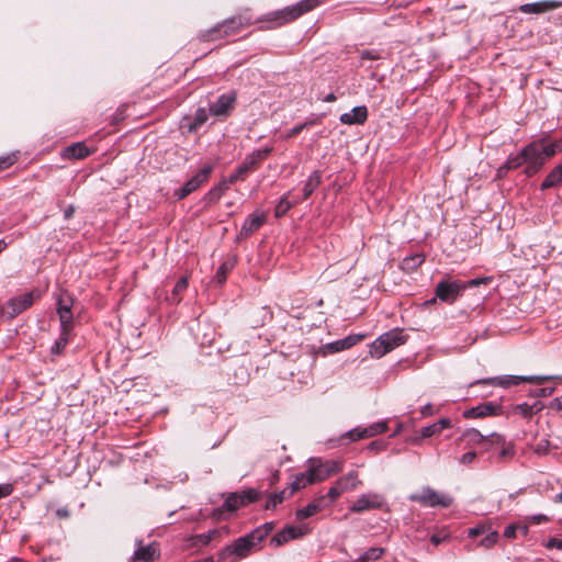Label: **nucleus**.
<instances>
[{
	"mask_svg": "<svg viewBox=\"0 0 562 562\" xmlns=\"http://www.w3.org/2000/svg\"><path fill=\"white\" fill-rule=\"evenodd\" d=\"M522 149L526 159L524 173L527 177H531L538 173L551 157L562 151V144L559 142L547 144L540 139L529 143Z\"/></svg>",
	"mask_w": 562,
	"mask_h": 562,
	"instance_id": "obj_1",
	"label": "nucleus"
},
{
	"mask_svg": "<svg viewBox=\"0 0 562 562\" xmlns=\"http://www.w3.org/2000/svg\"><path fill=\"white\" fill-rule=\"evenodd\" d=\"M257 546H259V543L255 542V539L250 538L249 532L226 546L220 552L218 559L223 562H238L247 558Z\"/></svg>",
	"mask_w": 562,
	"mask_h": 562,
	"instance_id": "obj_2",
	"label": "nucleus"
},
{
	"mask_svg": "<svg viewBox=\"0 0 562 562\" xmlns=\"http://www.w3.org/2000/svg\"><path fill=\"white\" fill-rule=\"evenodd\" d=\"M406 341V335L401 329L390 330L378 337L370 346V355L374 358H382L394 348Z\"/></svg>",
	"mask_w": 562,
	"mask_h": 562,
	"instance_id": "obj_3",
	"label": "nucleus"
},
{
	"mask_svg": "<svg viewBox=\"0 0 562 562\" xmlns=\"http://www.w3.org/2000/svg\"><path fill=\"white\" fill-rule=\"evenodd\" d=\"M553 379H561L562 376H553V375H501L488 379L477 380L475 383H483L490 385H497L501 387H510L513 385H518L522 382H528L532 384H542L546 381H550Z\"/></svg>",
	"mask_w": 562,
	"mask_h": 562,
	"instance_id": "obj_4",
	"label": "nucleus"
},
{
	"mask_svg": "<svg viewBox=\"0 0 562 562\" xmlns=\"http://www.w3.org/2000/svg\"><path fill=\"white\" fill-rule=\"evenodd\" d=\"M272 151V147H266L262 149L254 150L249 155H247L244 161L238 166L234 173L228 177L229 183H235L238 180H244L246 176L254 171L258 165L267 158V156Z\"/></svg>",
	"mask_w": 562,
	"mask_h": 562,
	"instance_id": "obj_5",
	"label": "nucleus"
},
{
	"mask_svg": "<svg viewBox=\"0 0 562 562\" xmlns=\"http://www.w3.org/2000/svg\"><path fill=\"white\" fill-rule=\"evenodd\" d=\"M259 492L255 488H249L241 493L235 492L231 493L226 498L222 506V508H217L214 510L213 516L218 518L223 510L227 512H236L238 508L256 502L259 498Z\"/></svg>",
	"mask_w": 562,
	"mask_h": 562,
	"instance_id": "obj_6",
	"label": "nucleus"
},
{
	"mask_svg": "<svg viewBox=\"0 0 562 562\" xmlns=\"http://www.w3.org/2000/svg\"><path fill=\"white\" fill-rule=\"evenodd\" d=\"M409 499L413 502H418L424 506L430 507H449L452 504V497L447 494L438 493L431 487H424L423 491L418 494H412Z\"/></svg>",
	"mask_w": 562,
	"mask_h": 562,
	"instance_id": "obj_7",
	"label": "nucleus"
},
{
	"mask_svg": "<svg viewBox=\"0 0 562 562\" xmlns=\"http://www.w3.org/2000/svg\"><path fill=\"white\" fill-rule=\"evenodd\" d=\"M308 465L313 472L316 482H323L331 475L342 471V462L336 460L322 461L319 459H311Z\"/></svg>",
	"mask_w": 562,
	"mask_h": 562,
	"instance_id": "obj_8",
	"label": "nucleus"
},
{
	"mask_svg": "<svg viewBox=\"0 0 562 562\" xmlns=\"http://www.w3.org/2000/svg\"><path fill=\"white\" fill-rule=\"evenodd\" d=\"M213 171V165L203 166L192 178H190L182 188L175 190L173 195L182 200L192 192L196 191L205 183Z\"/></svg>",
	"mask_w": 562,
	"mask_h": 562,
	"instance_id": "obj_9",
	"label": "nucleus"
},
{
	"mask_svg": "<svg viewBox=\"0 0 562 562\" xmlns=\"http://www.w3.org/2000/svg\"><path fill=\"white\" fill-rule=\"evenodd\" d=\"M385 498L380 493H364L360 495L350 506L352 513H363L366 510L382 509L385 506Z\"/></svg>",
	"mask_w": 562,
	"mask_h": 562,
	"instance_id": "obj_10",
	"label": "nucleus"
},
{
	"mask_svg": "<svg viewBox=\"0 0 562 562\" xmlns=\"http://www.w3.org/2000/svg\"><path fill=\"white\" fill-rule=\"evenodd\" d=\"M462 282L442 280L436 285V296L446 303H453L465 290Z\"/></svg>",
	"mask_w": 562,
	"mask_h": 562,
	"instance_id": "obj_11",
	"label": "nucleus"
},
{
	"mask_svg": "<svg viewBox=\"0 0 562 562\" xmlns=\"http://www.w3.org/2000/svg\"><path fill=\"white\" fill-rule=\"evenodd\" d=\"M34 303V294L32 292L25 293L15 297H12L7 303L3 313L9 317L13 318L27 310Z\"/></svg>",
	"mask_w": 562,
	"mask_h": 562,
	"instance_id": "obj_12",
	"label": "nucleus"
},
{
	"mask_svg": "<svg viewBox=\"0 0 562 562\" xmlns=\"http://www.w3.org/2000/svg\"><path fill=\"white\" fill-rule=\"evenodd\" d=\"M308 532L310 528L307 526H286L271 538L270 543L274 547H280L290 540L301 538Z\"/></svg>",
	"mask_w": 562,
	"mask_h": 562,
	"instance_id": "obj_13",
	"label": "nucleus"
},
{
	"mask_svg": "<svg viewBox=\"0 0 562 562\" xmlns=\"http://www.w3.org/2000/svg\"><path fill=\"white\" fill-rule=\"evenodd\" d=\"M562 7V2L558 0H542L532 3L519 5L518 11L526 14H542L553 11Z\"/></svg>",
	"mask_w": 562,
	"mask_h": 562,
	"instance_id": "obj_14",
	"label": "nucleus"
},
{
	"mask_svg": "<svg viewBox=\"0 0 562 562\" xmlns=\"http://www.w3.org/2000/svg\"><path fill=\"white\" fill-rule=\"evenodd\" d=\"M235 93H224L210 105V112L214 116H227L235 104Z\"/></svg>",
	"mask_w": 562,
	"mask_h": 562,
	"instance_id": "obj_15",
	"label": "nucleus"
},
{
	"mask_svg": "<svg viewBox=\"0 0 562 562\" xmlns=\"http://www.w3.org/2000/svg\"><path fill=\"white\" fill-rule=\"evenodd\" d=\"M318 2L316 0H302L296 5L291 8H286L282 12H280L283 22L292 21L302 15L305 12L314 9Z\"/></svg>",
	"mask_w": 562,
	"mask_h": 562,
	"instance_id": "obj_16",
	"label": "nucleus"
},
{
	"mask_svg": "<svg viewBox=\"0 0 562 562\" xmlns=\"http://www.w3.org/2000/svg\"><path fill=\"white\" fill-rule=\"evenodd\" d=\"M266 221L267 217L263 213L254 212L245 220L239 236H250L252 233L257 232L266 223Z\"/></svg>",
	"mask_w": 562,
	"mask_h": 562,
	"instance_id": "obj_17",
	"label": "nucleus"
},
{
	"mask_svg": "<svg viewBox=\"0 0 562 562\" xmlns=\"http://www.w3.org/2000/svg\"><path fill=\"white\" fill-rule=\"evenodd\" d=\"M368 119V109L364 105L355 106L350 112L342 113L339 121L346 125L363 124Z\"/></svg>",
	"mask_w": 562,
	"mask_h": 562,
	"instance_id": "obj_18",
	"label": "nucleus"
},
{
	"mask_svg": "<svg viewBox=\"0 0 562 562\" xmlns=\"http://www.w3.org/2000/svg\"><path fill=\"white\" fill-rule=\"evenodd\" d=\"M499 411L498 405H494L493 403H483L481 405H477L476 407H472L470 409H467L463 413V417L465 418H481L485 416H493L496 415Z\"/></svg>",
	"mask_w": 562,
	"mask_h": 562,
	"instance_id": "obj_19",
	"label": "nucleus"
},
{
	"mask_svg": "<svg viewBox=\"0 0 562 562\" xmlns=\"http://www.w3.org/2000/svg\"><path fill=\"white\" fill-rule=\"evenodd\" d=\"M362 337H363L362 335L348 336V337H346L344 339H339L337 341L327 344L325 346V349L329 353L339 352V351H342V350L351 348L357 342H359L362 339Z\"/></svg>",
	"mask_w": 562,
	"mask_h": 562,
	"instance_id": "obj_20",
	"label": "nucleus"
},
{
	"mask_svg": "<svg viewBox=\"0 0 562 562\" xmlns=\"http://www.w3.org/2000/svg\"><path fill=\"white\" fill-rule=\"evenodd\" d=\"M240 25H241L240 19L233 18V19L226 20L224 23L217 25L216 27L212 29L207 33V40L216 38L215 34L220 33V32H223L224 35H229V34L234 33Z\"/></svg>",
	"mask_w": 562,
	"mask_h": 562,
	"instance_id": "obj_21",
	"label": "nucleus"
},
{
	"mask_svg": "<svg viewBox=\"0 0 562 562\" xmlns=\"http://www.w3.org/2000/svg\"><path fill=\"white\" fill-rule=\"evenodd\" d=\"M562 183V164L554 167L544 178L540 186L541 191H546L551 188H557Z\"/></svg>",
	"mask_w": 562,
	"mask_h": 562,
	"instance_id": "obj_22",
	"label": "nucleus"
},
{
	"mask_svg": "<svg viewBox=\"0 0 562 562\" xmlns=\"http://www.w3.org/2000/svg\"><path fill=\"white\" fill-rule=\"evenodd\" d=\"M314 483H317V482H316L315 477L313 476V472H312L311 468L308 467V469L305 472L300 473L294 477V480L290 486V492H292V494H293L295 491L304 488L307 485H311Z\"/></svg>",
	"mask_w": 562,
	"mask_h": 562,
	"instance_id": "obj_23",
	"label": "nucleus"
},
{
	"mask_svg": "<svg viewBox=\"0 0 562 562\" xmlns=\"http://www.w3.org/2000/svg\"><path fill=\"white\" fill-rule=\"evenodd\" d=\"M157 558V550L155 546L149 544L146 547H139L137 550H135L132 560L134 562H151Z\"/></svg>",
	"mask_w": 562,
	"mask_h": 562,
	"instance_id": "obj_24",
	"label": "nucleus"
},
{
	"mask_svg": "<svg viewBox=\"0 0 562 562\" xmlns=\"http://www.w3.org/2000/svg\"><path fill=\"white\" fill-rule=\"evenodd\" d=\"M322 182V175L318 170L312 172L304 184L303 188V196L300 199L301 201L306 200L310 195L319 187Z\"/></svg>",
	"mask_w": 562,
	"mask_h": 562,
	"instance_id": "obj_25",
	"label": "nucleus"
},
{
	"mask_svg": "<svg viewBox=\"0 0 562 562\" xmlns=\"http://www.w3.org/2000/svg\"><path fill=\"white\" fill-rule=\"evenodd\" d=\"M290 192L284 194L279 203L277 204L276 206V210H274V215L277 217H281L283 215L286 214V212L295 204L300 203L301 200L300 199H293V200H290L289 196H290Z\"/></svg>",
	"mask_w": 562,
	"mask_h": 562,
	"instance_id": "obj_26",
	"label": "nucleus"
},
{
	"mask_svg": "<svg viewBox=\"0 0 562 562\" xmlns=\"http://www.w3.org/2000/svg\"><path fill=\"white\" fill-rule=\"evenodd\" d=\"M339 486H346V491L356 490L362 485V482L358 477V472L351 471L348 474L339 477L337 481Z\"/></svg>",
	"mask_w": 562,
	"mask_h": 562,
	"instance_id": "obj_27",
	"label": "nucleus"
},
{
	"mask_svg": "<svg viewBox=\"0 0 562 562\" xmlns=\"http://www.w3.org/2000/svg\"><path fill=\"white\" fill-rule=\"evenodd\" d=\"M462 439L467 440L469 445L485 446L486 436L482 435L477 429L470 428L463 431Z\"/></svg>",
	"mask_w": 562,
	"mask_h": 562,
	"instance_id": "obj_28",
	"label": "nucleus"
},
{
	"mask_svg": "<svg viewBox=\"0 0 562 562\" xmlns=\"http://www.w3.org/2000/svg\"><path fill=\"white\" fill-rule=\"evenodd\" d=\"M292 495H293L292 492H290V490H288V488L279 492V493L270 494L266 502L265 508L268 510L274 509L278 504H281L284 499L291 497Z\"/></svg>",
	"mask_w": 562,
	"mask_h": 562,
	"instance_id": "obj_29",
	"label": "nucleus"
},
{
	"mask_svg": "<svg viewBox=\"0 0 562 562\" xmlns=\"http://www.w3.org/2000/svg\"><path fill=\"white\" fill-rule=\"evenodd\" d=\"M90 154L83 143H76L66 148V156L75 159L86 158Z\"/></svg>",
	"mask_w": 562,
	"mask_h": 562,
	"instance_id": "obj_30",
	"label": "nucleus"
},
{
	"mask_svg": "<svg viewBox=\"0 0 562 562\" xmlns=\"http://www.w3.org/2000/svg\"><path fill=\"white\" fill-rule=\"evenodd\" d=\"M207 119L209 112L204 108H199L194 113L192 122L189 124V131H196L207 121Z\"/></svg>",
	"mask_w": 562,
	"mask_h": 562,
	"instance_id": "obj_31",
	"label": "nucleus"
},
{
	"mask_svg": "<svg viewBox=\"0 0 562 562\" xmlns=\"http://www.w3.org/2000/svg\"><path fill=\"white\" fill-rule=\"evenodd\" d=\"M273 522H266L262 526L256 528L250 532V538L255 539V542L259 544L263 541V539L272 531Z\"/></svg>",
	"mask_w": 562,
	"mask_h": 562,
	"instance_id": "obj_32",
	"label": "nucleus"
},
{
	"mask_svg": "<svg viewBox=\"0 0 562 562\" xmlns=\"http://www.w3.org/2000/svg\"><path fill=\"white\" fill-rule=\"evenodd\" d=\"M189 285V281H188V277H181L178 282L176 283V285L173 286V290H172V294L171 296L168 299L171 303H179L180 302V294L187 290Z\"/></svg>",
	"mask_w": 562,
	"mask_h": 562,
	"instance_id": "obj_33",
	"label": "nucleus"
},
{
	"mask_svg": "<svg viewBox=\"0 0 562 562\" xmlns=\"http://www.w3.org/2000/svg\"><path fill=\"white\" fill-rule=\"evenodd\" d=\"M521 166L526 167V159H525V156H524V149H521L516 155H510L507 158L504 168L507 169V170H510V169H517V168H519Z\"/></svg>",
	"mask_w": 562,
	"mask_h": 562,
	"instance_id": "obj_34",
	"label": "nucleus"
},
{
	"mask_svg": "<svg viewBox=\"0 0 562 562\" xmlns=\"http://www.w3.org/2000/svg\"><path fill=\"white\" fill-rule=\"evenodd\" d=\"M69 335H70V333L60 330V335H59L58 339H56V341L54 342V345L52 346V349H50L53 355L61 353V351L64 350V348L67 346V344L69 341Z\"/></svg>",
	"mask_w": 562,
	"mask_h": 562,
	"instance_id": "obj_35",
	"label": "nucleus"
},
{
	"mask_svg": "<svg viewBox=\"0 0 562 562\" xmlns=\"http://www.w3.org/2000/svg\"><path fill=\"white\" fill-rule=\"evenodd\" d=\"M364 428V432H367L368 437L371 438L385 432L387 430V423L385 420L376 422Z\"/></svg>",
	"mask_w": 562,
	"mask_h": 562,
	"instance_id": "obj_36",
	"label": "nucleus"
},
{
	"mask_svg": "<svg viewBox=\"0 0 562 562\" xmlns=\"http://www.w3.org/2000/svg\"><path fill=\"white\" fill-rule=\"evenodd\" d=\"M484 538L480 540L477 543L479 547H483L485 549L492 548L498 540V532L495 530H488L486 533H484Z\"/></svg>",
	"mask_w": 562,
	"mask_h": 562,
	"instance_id": "obj_37",
	"label": "nucleus"
},
{
	"mask_svg": "<svg viewBox=\"0 0 562 562\" xmlns=\"http://www.w3.org/2000/svg\"><path fill=\"white\" fill-rule=\"evenodd\" d=\"M505 443L506 440L504 436L496 432H492L486 436L485 449L488 450L491 447H502L505 446Z\"/></svg>",
	"mask_w": 562,
	"mask_h": 562,
	"instance_id": "obj_38",
	"label": "nucleus"
},
{
	"mask_svg": "<svg viewBox=\"0 0 562 562\" xmlns=\"http://www.w3.org/2000/svg\"><path fill=\"white\" fill-rule=\"evenodd\" d=\"M384 553V549L382 548H370L367 550L361 557H359V562H368L370 560H378Z\"/></svg>",
	"mask_w": 562,
	"mask_h": 562,
	"instance_id": "obj_39",
	"label": "nucleus"
},
{
	"mask_svg": "<svg viewBox=\"0 0 562 562\" xmlns=\"http://www.w3.org/2000/svg\"><path fill=\"white\" fill-rule=\"evenodd\" d=\"M344 492H346V486H339L338 483L335 482L326 495L329 505L334 503Z\"/></svg>",
	"mask_w": 562,
	"mask_h": 562,
	"instance_id": "obj_40",
	"label": "nucleus"
},
{
	"mask_svg": "<svg viewBox=\"0 0 562 562\" xmlns=\"http://www.w3.org/2000/svg\"><path fill=\"white\" fill-rule=\"evenodd\" d=\"M220 530L218 529H212V530H209L207 532L205 533H202V535H198L196 536V540L202 546H206L209 544L213 539L217 538L220 536Z\"/></svg>",
	"mask_w": 562,
	"mask_h": 562,
	"instance_id": "obj_41",
	"label": "nucleus"
},
{
	"mask_svg": "<svg viewBox=\"0 0 562 562\" xmlns=\"http://www.w3.org/2000/svg\"><path fill=\"white\" fill-rule=\"evenodd\" d=\"M364 431H366V428L357 427V428H353V429L347 431L342 437L348 438L351 441H357L360 439L369 438L367 432H364Z\"/></svg>",
	"mask_w": 562,
	"mask_h": 562,
	"instance_id": "obj_42",
	"label": "nucleus"
},
{
	"mask_svg": "<svg viewBox=\"0 0 562 562\" xmlns=\"http://www.w3.org/2000/svg\"><path fill=\"white\" fill-rule=\"evenodd\" d=\"M60 330L71 333L72 329V313H60Z\"/></svg>",
	"mask_w": 562,
	"mask_h": 562,
	"instance_id": "obj_43",
	"label": "nucleus"
},
{
	"mask_svg": "<svg viewBox=\"0 0 562 562\" xmlns=\"http://www.w3.org/2000/svg\"><path fill=\"white\" fill-rule=\"evenodd\" d=\"M316 514L317 513L315 510V506L310 503L305 507L297 509L295 516L296 519L302 520L312 517Z\"/></svg>",
	"mask_w": 562,
	"mask_h": 562,
	"instance_id": "obj_44",
	"label": "nucleus"
},
{
	"mask_svg": "<svg viewBox=\"0 0 562 562\" xmlns=\"http://www.w3.org/2000/svg\"><path fill=\"white\" fill-rule=\"evenodd\" d=\"M314 123H315V121L312 120V121H307L302 124H299V125L292 127L291 130H289L288 133L285 134V137L286 138L294 137L297 134H300L304 128L313 125Z\"/></svg>",
	"mask_w": 562,
	"mask_h": 562,
	"instance_id": "obj_45",
	"label": "nucleus"
},
{
	"mask_svg": "<svg viewBox=\"0 0 562 562\" xmlns=\"http://www.w3.org/2000/svg\"><path fill=\"white\" fill-rule=\"evenodd\" d=\"M450 538V533L446 530H441L439 532H436L434 533L431 537H430V541L431 543H434L435 546H439L441 544L442 542L449 540Z\"/></svg>",
	"mask_w": 562,
	"mask_h": 562,
	"instance_id": "obj_46",
	"label": "nucleus"
},
{
	"mask_svg": "<svg viewBox=\"0 0 562 562\" xmlns=\"http://www.w3.org/2000/svg\"><path fill=\"white\" fill-rule=\"evenodd\" d=\"M488 530H490L488 526L483 525V524L482 525H477V526H475L473 528H470L468 530V536L470 538H475V537H479V536H482V535L486 533Z\"/></svg>",
	"mask_w": 562,
	"mask_h": 562,
	"instance_id": "obj_47",
	"label": "nucleus"
},
{
	"mask_svg": "<svg viewBox=\"0 0 562 562\" xmlns=\"http://www.w3.org/2000/svg\"><path fill=\"white\" fill-rule=\"evenodd\" d=\"M439 430H438V427L436 425V423L429 425V426H426V427H423L420 429V437L422 438H429L431 436H435V435H439Z\"/></svg>",
	"mask_w": 562,
	"mask_h": 562,
	"instance_id": "obj_48",
	"label": "nucleus"
},
{
	"mask_svg": "<svg viewBox=\"0 0 562 562\" xmlns=\"http://www.w3.org/2000/svg\"><path fill=\"white\" fill-rule=\"evenodd\" d=\"M221 194L218 190H215L214 187L204 195L203 201L206 204H214L221 199Z\"/></svg>",
	"mask_w": 562,
	"mask_h": 562,
	"instance_id": "obj_49",
	"label": "nucleus"
},
{
	"mask_svg": "<svg viewBox=\"0 0 562 562\" xmlns=\"http://www.w3.org/2000/svg\"><path fill=\"white\" fill-rule=\"evenodd\" d=\"M535 453L543 456L549 451V441L547 439L539 440L533 447Z\"/></svg>",
	"mask_w": 562,
	"mask_h": 562,
	"instance_id": "obj_50",
	"label": "nucleus"
},
{
	"mask_svg": "<svg viewBox=\"0 0 562 562\" xmlns=\"http://www.w3.org/2000/svg\"><path fill=\"white\" fill-rule=\"evenodd\" d=\"M311 504L315 506L316 513H319L322 509L329 506V503L327 502V496H319L315 498L313 502H311Z\"/></svg>",
	"mask_w": 562,
	"mask_h": 562,
	"instance_id": "obj_51",
	"label": "nucleus"
},
{
	"mask_svg": "<svg viewBox=\"0 0 562 562\" xmlns=\"http://www.w3.org/2000/svg\"><path fill=\"white\" fill-rule=\"evenodd\" d=\"M516 409L519 414H521L524 417H529L533 414V406L522 403L516 406Z\"/></svg>",
	"mask_w": 562,
	"mask_h": 562,
	"instance_id": "obj_52",
	"label": "nucleus"
},
{
	"mask_svg": "<svg viewBox=\"0 0 562 562\" xmlns=\"http://www.w3.org/2000/svg\"><path fill=\"white\" fill-rule=\"evenodd\" d=\"M362 59H369V60H378L381 58V55L375 49H363L360 54Z\"/></svg>",
	"mask_w": 562,
	"mask_h": 562,
	"instance_id": "obj_53",
	"label": "nucleus"
},
{
	"mask_svg": "<svg viewBox=\"0 0 562 562\" xmlns=\"http://www.w3.org/2000/svg\"><path fill=\"white\" fill-rule=\"evenodd\" d=\"M528 524H532V525H540L544 521H548V517L546 515H542V514H538V515H532V516H528L525 518Z\"/></svg>",
	"mask_w": 562,
	"mask_h": 562,
	"instance_id": "obj_54",
	"label": "nucleus"
},
{
	"mask_svg": "<svg viewBox=\"0 0 562 562\" xmlns=\"http://www.w3.org/2000/svg\"><path fill=\"white\" fill-rule=\"evenodd\" d=\"M13 493V485L11 483L0 484V499L10 496Z\"/></svg>",
	"mask_w": 562,
	"mask_h": 562,
	"instance_id": "obj_55",
	"label": "nucleus"
},
{
	"mask_svg": "<svg viewBox=\"0 0 562 562\" xmlns=\"http://www.w3.org/2000/svg\"><path fill=\"white\" fill-rule=\"evenodd\" d=\"M476 459V452L474 451H469L464 454L461 456L460 458V463L462 464H470L472 463L474 460Z\"/></svg>",
	"mask_w": 562,
	"mask_h": 562,
	"instance_id": "obj_56",
	"label": "nucleus"
},
{
	"mask_svg": "<svg viewBox=\"0 0 562 562\" xmlns=\"http://www.w3.org/2000/svg\"><path fill=\"white\" fill-rule=\"evenodd\" d=\"M517 527H518V525H516V524H512V525L507 526L504 530V537L507 539H514L517 533Z\"/></svg>",
	"mask_w": 562,
	"mask_h": 562,
	"instance_id": "obj_57",
	"label": "nucleus"
},
{
	"mask_svg": "<svg viewBox=\"0 0 562 562\" xmlns=\"http://www.w3.org/2000/svg\"><path fill=\"white\" fill-rule=\"evenodd\" d=\"M546 547L548 549H558V550H562V539H559V538H551L549 539V541L547 542Z\"/></svg>",
	"mask_w": 562,
	"mask_h": 562,
	"instance_id": "obj_58",
	"label": "nucleus"
},
{
	"mask_svg": "<svg viewBox=\"0 0 562 562\" xmlns=\"http://www.w3.org/2000/svg\"><path fill=\"white\" fill-rule=\"evenodd\" d=\"M228 179L222 180L217 186L214 187L215 190H218L221 196L228 190L229 188Z\"/></svg>",
	"mask_w": 562,
	"mask_h": 562,
	"instance_id": "obj_59",
	"label": "nucleus"
},
{
	"mask_svg": "<svg viewBox=\"0 0 562 562\" xmlns=\"http://www.w3.org/2000/svg\"><path fill=\"white\" fill-rule=\"evenodd\" d=\"M436 425L438 427L439 432H441L446 428H450L452 426V423L449 418H441L438 422H436Z\"/></svg>",
	"mask_w": 562,
	"mask_h": 562,
	"instance_id": "obj_60",
	"label": "nucleus"
},
{
	"mask_svg": "<svg viewBox=\"0 0 562 562\" xmlns=\"http://www.w3.org/2000/svg\"><path fill=\"white\" fill-rule=\"evenodd\" d=\"M13 162H14V157H12V156L1 157L0 158V169L8 168L11 165H13Z\"/></svg>",
	"mask_w": 562,
	"mask_h": 562,
	"instance_id": "obj_61",
	"label": "nucleus"
},
{
	"mask_svg": "<svg viewBox=\"0 0 562 562\" xmlns=\"http://www.w3.org/2000/svg\"><path fill=\"white\" fill-rule=\"evenodd\" d=\"M518 525L517 531H519L522 536H527L529 532V524L526 519L522 522H516Z\"/></svg>",
	"mask_w": 562,
	"mask_h": 562,
	"instance_id": "obj_62",
	"label": "nucleus"
},
{
	"mask_svg": "<svg viewBox=\"0 0 562 562\" xmlns=\"http://www.w3.org/2000/svg\"><path fill=\"white\" fill-rule=\"evenodd\" d=\"M514 453V450H513V447L510 445H506L505 446H502V450H501V458H507L509 456H513Z\"/></svg>",
	"mask_w": 562,
	"mask_h": 562,
	"instance_id": "obj_63",
	"label": "nucleus"
},
{
	"mask_svg": "<svg viewBox=\"0 0 562 562\" xmlns=\"http://www.w3.org/2000/svg\"><path fill=\"white\" fill-rule=\"evenodd\" d=\"M226 271H227V268L225 265H222L218 270H217V273H216V278L218 280L220 283H222L225 278H226Z\"/></svg>",
	"mask_w": 562,
	"mask_h": 562,
	"instance_id": "obj_64",
	"label": "nucleus"
}]
</instances>
